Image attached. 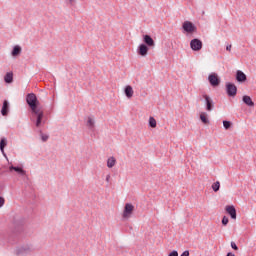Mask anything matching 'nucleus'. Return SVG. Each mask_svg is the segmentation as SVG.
Listing matches in <instances>:
<instances>
[{
	"mask_svg": "<svg viewBox=\"0 0 256 256\" xmlns=\"http://www.w3.org/2000/svg\"><path fill=\"white\" fill-rule=\"evenodd\" d=\"M226 93H227L228 97H236L237 96V86L231 82L226 83Z\"/></svg>",
	"mask_w": 256,
	"mask_h": 256,
	"instance_id": "6",
	"label": "nucleus"
},
{
	"mask_svg": "<svg viewBox=\"0 0 256 256\" xmlns=\"http://www.w3.org/2000/svg\"><path fill=\"white\" fill-rule=\"evenodd\" d=\"M231 125H232L231 121H228V120H224V121H223V127H224V129H226V130L231 129Z\"/></svg>",
	"mask_w": 256,
	"mask_h": 256,
	"instance_id": "26",
	"label": "nucleus"
},
{
	"mask_svg": "<svg viewBox=\"0 0 256 256\" xmlns=\"http://www.w3.org/2000/svg\"><path fill=\"white\" fill-rule=\"evenodd\" d=\"M168 256H179V252H177V250H173L168 254Z\"/></svg>",
	"mask_w": 256,
	"mask_h": 256,
	"instance_id": "30",
	"label": "nucleus"
},
{
	"mask_svg": "<svg viewBox=\"0 0 256 256\" xmlns=\"http://www.w3.org/2000/svg\"><path fill=\"white\" fill-rule=\"evenodd\" d=\"M135 209V206L131 203H126L124 206V211L122 214L123 219H129L131 215H133V210Z\"/></svg>",
	"mask_w": 256,
	"mask_h": 256,
	"instance_id": "7",
	"label": "nucleus"
},
{
	"mask_svg": "<svg viewBox=\"0 0 256 256\" xmlns=\"http://www.w3.org/2000/svg\"><path fill=\"white\" fill-rule=\"evenodd\" d=\"M225 209L226 213L230 215L231 219H237V209H235V206L227 205Z\"/></svg>",
	"mask_w": 256,
	"mask_h": 256,
	"instance_id": "12",
	"label": "nucleus"
},
{
	"mask_svg": "<svg viewBox=\"0 0 256 256\" xmlns=\"http://www.w3.org/2000/svg\"><path fill=\"white\" fill-rule=\"evenodd\" d=\"M180 256H189V250L184 251Z\"/></svg>",
	"mask_w": 256,
	"mask_h": 256,
	"instance_id": "33",
	"label": "nucleus"
},
{
	"mask_svg": "<svg viewBox=\"0 0 256 256\" xmlns=\"http://www.w3.org/2000/svg\"><path fill=\"white\" fill-rule=\"evenodd\" d=\"M5 83H12L13 82V72H7L4 76Z\"/></svg>",
	"mask_w": 256,
	"mask_h": 256,
	"instance_id": "20",
	"label": "nucleus"
},
{
	"mask_svg": "<svg viewBox=\"0 0 256 256\" xmlns=\"http://www.w3.org/2000/svg\"><path fill=\"white\" fill-rule=\"evenodd\" d=\"M110 179H111V175L108 174V175L106 176V181H107V183H109Z\"/></svg>",
	"mask_w": 256,
	"mask_h": 256,
	"instance_id": "34",
	"label": "nucleus"
},
{
	"mask_svg": "<svg viewBox=\"0 0 256 256\" xmlns=\"http://www.w3.org/2000/svg\"><path fill=\"white\" fill-rule=\"evenodd\" d=\"M212 189H213L214 193H217V191H219V189H221V183L219 181L213 183Z\"/></svg>",
	"mask_w": 256,
	"mask_h": 256,
	"instance_id": "24",
	"label": "nucleus"
},
{
	"mask_svg": "<svg viewBox=\"0 0 256 256\" xmlns=\"http://www.w3.org/2000/svg\"><path fill=\"white\" fill-rule=\"evenodd\" d=\"M182 29L185 33H195V31H197V26H195L191 21H184Z\"/></svg>",
	"mask_w": 256,
	"mask_h": 256,
	"instance_id": "5",
	"label": "nucleus"
},
{
	"mask_svg": "<svg viewBox=\"0 0 256 256\" xmlns=\"http://www.w3.org/2000/svg\"><path fill=\"white\" fill-rule=\"evenodd\" d=\"M9 109H10V104L8 100L3 101L2 109H1V115L3 117H7L9 115Z\"/></svg>",
	"mask_w": 256,
	"mask_h": 256,
	"instance_id": "13",
	"label": "nucleus"
},
{
	"mask_svg": "<svg viewBox=\"0 0 256 256\" xmlns=\"http://www.w3.org/2000/svg\"><path fill=\"white\" fill-rule=\"evenodd\" d=\"M66 3H69V5H75V0H65Z\"/></svg>",
	"mask_w": 256,
	"mask_h": 256,
	"instance_id": "32",
	"label": "nucleus"
},
{
	"mask_svg": "<svg viewBox=\"0 0 256 256\" xmlns=\"http://www.w3.org/2000/svg\"><path fill=\"white\" fill-rule=\"evenodd\" d=\"M242 101L245 105H247L248 107H255V102H253V99H251V96L248 95H244L242 97Z\"/></svg>",
	"mask_w": 256,
	"mask_h": 256,
	"instance_id": "16",
	"label": "nucleus"
},
{
	"mask_svg": "<svg viewBox=\"0 0 256 256\" xmlns=\"http://www.w3.org/2000/svg\"><path fill=\"white\" fill-rule=\"evenodd\" d=\"M208 81L212 87H219L221 84V79H219V76H217L215 73L208 76Z\"/></svg>",
	"mask_w": 256,
	"mask_h": 256,
	"instance_id": "9",
	"label": "nucleus"
},
{
	"mask_svg": "<svg viewBox=\"0 0 256 256\" xmlns=\"http://www.w3.org/2000/svg\"><path fill=\"white\" fill-rule=\"evenodd\" d=\"M115 163H117V160L115 159V157H110L107 160V167L108 169H113V167H115Z\"/></svg>",
	"mask_w": 256,
	"mask_h": 256,
	"instance_id": "19",
	"label": "nucleus"
},
{
	"mask_svg": "<svg viewBox=\"0 0 256 256\" xmlns=\"http://www.w3.org/2000/svg\"><path fill=\"white\" fill-rule=\"evenodd\" d=\"M203 99L205 100V107L206 111L211 112L215 109V102H213V99L207 95V94H202Z\"/></svg>",
	"mask_w": 256,
	"mask_h": 256,
	"instance_id": "4",
	"label": "nucleus"
},
{
	"mask_svg": "<svg viewBox=\"0 0 256 256\" xmlns=\"http://www.w3.org/2000/svg\"><path fill=\"white\" fill-rule=\"evenodd\" d=\"M1 153H2L3 157H5V159H8L7 158V153H5V150H3V152H1Z\"/></svg>",
	"mask_w": 256,
	"mask_h": 256,
	"instance_id": "35",
	"label": "nucleus"
},
{
	"mask_svg": "<svg viewBox=\"0 0 256 256\" xmlns=\"http://www.w3.org/2000/svg\"><path fill=\"white\" fill-rule=\"evenodd\" d=\"M138 55H141V57H146V55L149 53V46L142 43L138 46Z\"/></svg>",
	"mask_w": 256,
	"mask_h": 256,
	"instance_id": "11",
	"label": "nucleus"
},
{
	"mask_svg": "<svg viewBox=\"0 0 256 256\" xmlns=\"http://www.w3.org/2000/svg\"><path fill=\"white\" fill-rule=\"evenodd\" d=\"M226 256H235V254L232 253V252H228V253L226 254Z\"/></svg>",
	"mask_w": 256,
	"mask_h": 256,
	"instance_id": "37",
	"label": "nucleus"
},
{
	"mask_svg": "<svg viewBox=\"0 0 256 256\" xmlns=\"http://www.w3.org/2000/svg\"><path fill=\"white\" fill-rule=\"evenodd\" d=\"M124 93L128 99L133 97V87L131 85H127L124 89Z\"/></svg>",
	"mask_w": 256,
	"mask_h": 256,
	"instance_id": "17",
	"label": "nucleus"
},
{
	"mask_svg": "<svg viewBox=\"0 0 256 256\" xmlns=\"http://www.w3.org/2000/svg\"><path fill=\"white\" fill-rule=\"evenodd\" d=\"M35 251V246L31 243H24L16 249L17 255H29Z\"/></svg>",
	"mask_w": 256,
	"mask_h": 256,
	"instance_id": "3",
	"label": "nucleus"
},
{
	"mask_svg": "<svg viewBox=\"0 0 256 256\" xmlns=\"http://www.w3.org/2000/svg\"><path fill=\"white\" fill-rule=\"evenodd\" d=\"M10 232V237L19 239V235L23 233V219L14 218L12 224L10 225Z\"/></svg>",
	"mask_w": 256,
	"mask_h": 256,
	"instance_id": "2",
	"label": "nucleus"
},
{
	"mask_svg": "<svg viewBox=\"0 0 256 256\" xmlns=\"http://www.w3.org/2000/svg\"><path fill=\"white\" fill-rule=\"evenodd\" d=\"M3 205H5V198L0 196V209H1V207H3Z\"/></svg>",
	"mask_w": 256,
	"mask_h": 256,
	"instance_id": "31",
	"label": "nucleus"
},
{
	"mask_svg": "<svg viewBox=\"0 0 256 256\" xmlns=\"http://www.w3.org/2000/svg\"><path fill=\"white\" fill-rule=\"evenodd\" d=\"M143 42L144 45H147L148 47H153L155 45V40L151 38V35L145 34L143 36Z\"/></svg>",
	"mask_w": 256,
	"mask_h": 256,
	"instance_id": "15",
	"label": "nucleus"
},
{
	"mask_svg": "<svg viewBox=\"0 0 256 256\" xmlns=\"http://www.w3.org/2000/svg\"><path fill=\"white\" fill-rule=\"evenodd\" d=\"M149 127H151L152 129H155V127H157V120H155L153 116L149 118Z\"/></svg>",
	"mask_w": 256,
	"mask_h": 256,
	"instance_id": "23",
	"label": "nucleus"
},
{
	"mask_svg": "<svg viewBox=\"0 0 256 256\" xmlns=\"http://www.w3.org/2000/svg\"><path fill=\"white\" fill-rule=\"evenodd\" d=\"M226 51H231V45L226 46Z\"/></svg>",
	"mask_w": 256,
	"mask_h": 256,
	"instance_id": "36",
	"label": "nucleus"
},
{
	"mask_svg": "<svg viewBox=\"0 0 256 256\" xmlns=\"http://www.w3.org/2000/svg\"><path fill=\"white\" fill-rule=\"evenodd\" d=\"M229 224V218L227 216H223L222 218V225L226 226Z\"/></svg>",
	"mask_w": 256,
	"mask_h": 256,
	"instance_id": "28",
	"label": "nucleus"
},
{
	"mask_svg": "<svg viewBox=\"0 0 256 256\" xmlns=\"http://www.w3.org/2000/svg\"><path fill=\"white\" fill-rule=\"evenodd\" d=\"M26 103L32 111L31 121L35 123L36 127L39 128L43 125V110L39 109V100L35 93H28L26 95Z\"/></svg>",
	"mask_w": 256,
	"mask_h": 256,
	"instance_id": "1",
	"label": "nucleus"
},
{
	"mask_svg": "<svg viewBox=\"0 0 256 256\" xmlns=\"http://www.w3.org/2000/svg\"><path fill=\"white\" fill-rule=\"evenodd\" d=\"M190 48L192 51H201L203 49V42L199 38H194L190 41Z\"/></svg>",
	"mask_w": 256,
	"mask_h": 256,
	"instance_id": "8",
	"label": "nucleus"
},
{
	"mask_svg": "<svg viewBox=\"0 0 256 256\" xmlns=\"http://www.w3.org/2000/svg\"><path fill=\"white\" fill-rule=\"evenodd\" d=\"M230 245H231V248L234 249V251H239V247L234 241H232Z\"/></svg>",
	"mask_w": 256,
	"mask_h": 256,
	"instance_id": "29",
	"label": "nucleus"
},
{
	"mask_svg": "<svg viewBox=\"0 0 256 256\" xmlns=\"http://www.w3.org/2000/svg\"><path fill=\"white\" fill-rule=\"evenodd\" d=\"M40 134H41V139H42L43 143H45L49 140V135L43 134V132H40Z\"/></svg>",
	"mask_w": 256,
	"mask_h": 256,
	"instance_id": "27",
	"label": "nucleus"
},
{
	"mask_svg": "<svg viewBox=\"0 0 256 256\" xmlns=\"http://www.w3.org/2000/svg\"><path fill=\"white\" fill-rule=\"evenodd\" d=\"M87 127H89V129H93L95 127V120H93L91 117L88 118Z\"/></svg>",
	"mask_w": 256,
	"mask_h": 256,
	"instance_id": "25",
	"label": "nucleus"
},
{
	"mask_svg": "<svg viewBox=\"0 0 256 256\" xmlns=\"http://www.w3.org/2000/svg\"><path fill=\"white\" fill-rule=\"evenodd\" d=\"M21 51H22L21 46L19 45L14 46L11 52L12 57H17L21 55Z\"/></svg>",
	"mask_w": 256,
	"mask_h": 256,
	"instance_id": "18",
	"label": "nucleus"
},
{
	"mask_svg": "<svg viewBox=\"0 0 256 256\" xmlns=\"http://www.w3.org/2000/svg\"><path fill=\"white\" fill-rule=\"evenodd\" d=\"M9 171H15L16 173H18V175H21V177H24L25 179H29V177L27 176V171H25L23 167L11 165L9 167Z\"/></svg>",
	"mask_w": 256,
	"mask_h": 256,
	"instance_id": "10",
	"label": "nucleus"
},
{
	"mask_svg": "<svg viewBox=\"0 0 256 256\" xmlns=\"http://www.w3.org/2000/svg\"><path fill=\"white\" fill-rule=\"evenodd\" d=\"M200 120L202 123H204V125H208L209 123V118H207V114L205 113L200 114Z\"/></svg>",
	"mask_w": 256,
	"mask_h": 256,
	"instance_id": "22",
	"label": "nucleus"
},
{
	"mask_svg": "<svg viewBox=\"0 0 256 256\" xmlns=\"http://www.w3.org/2000/svg\"><path fill=\"white\" fill-rule=\"evenodd\" d=\"M5 147H7V138L3 137L0 140V151L3 153L5 151Z\"/></svg>",
	"mask_w": 256,
	"mask_h": 256,
	"instance_id": "21",
	"label": "nucleus"
},
{
	"mask_svg": "<svg viewBox=\"0 0 256 256\" xmlns=\"http://www.w3.org/2000/svg\"><path fill=\"white\" fill-rule=\"evenodd\" d=\"M236 81L238 83H245L247 81V75L241 70L236 71Z\"/></svg>",
	"mask_w": 256,
	"mask_h": 256,
	"instance_id": "14",
	"label": "nucleus"
}]
</instances>
